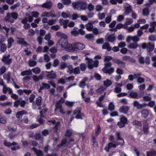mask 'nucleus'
<instances>
[{"label": "nucleus", "mask_w": 156, "mask_h": 156, "mask_svg": "<svg viewBox=\"0 0 156 156\" xmlns=\"http://www.w3.org/2000/svg\"><path fill=\"white\" fill-rule=\"evenodd\" d=\"M18 16V14L16 12H8L5 17L4 20L6 21L13 23L15 22V20L17 19Z\"/></svg>", "instance_id": "obj_1"}, {"label": "nucleus", "mask_w": 156, "mask_h": 156, "mask_svg": "<svg viewBox=\"0 0 156 156\" xmlns=\"http://www.w3.org/2000/svg\"><path fill=\"white\" fill-rule=\"evenodd\" d=\"M72 5L74 9L78 10H85L87 6L86 2L82 1L73 2Z\"/></svg>", "instance_id": "obj_2"}, {"label": "nucleus", "mask_w": 156, "mask_h": 156, "mask_svg": "<svg viewBox=\"0 0 156 156\" xmlns=\"http://www.w3.org/2000/svg\"><path fill=\"white\" fill-rule=\"evenodd\" d=\"M104 65V67L102 69V71L104 73L110 75L114 72V69L113 67H112L109 69H108V68H110L112 64L111 62H105Z\"/></svg>", "instance_id": "obj_3"}, {"label": "nucleus", "mask_w": 156, "mask_h": 156, "mask_svg": "<svg viewBox=\"0 0 156 156\" xmlns=\"http://www.w3.org/2000/svg\"><path fill=\"white\" fill-rule=\"evenodd\" d=\"M57 44H60L62 50L66 49L68 44L67 37L65 38H61L58 42Z\"/></svg>", "instance_id": "obj_4"}, {"label": "nucleus", "mask_w": 156, "mask_h": 156, "mask_svg": "<svg viewBox=\"0 0 156 156\" xmlns=\"http://www.w3.org/2000/svg\"><path fill=\"white\" fill-rule=\"evenodd\" d=\"M128 120L127 118L123 115H122L120 118V121L117 123V125L119 128L124 127L127 124Z\"/></svg>", "instance_id": "obj_5"}, {"label": "nucleus", "mask_w": 156, "mask_h": 156, "mask_svg": "<svg viewBox=\"0 0 156 156\" xmlns=\"http://www.w3.org/2000/svg\"><path fill=\"white\" fill-rule=\"evenodd\" d=\"M10 55L8 54L7 55H3L2 59V62L5 65H9L12 63V59L10 58Z\"/></svg>", "instance_id": "obj_6"}, {"label": "nucleus", "mask_w": 156, "mask_h": 156, "mask_svg": "<svg viewBox=\"0 0 156 156\" xmlns=\"http://www.w3.org/2000/svg\"><path fill=\"white\" fill-rule=\"evenodd\" d=\"M46 73H48L46 75V78L48 80L55 79L56 77V75L55 73H51V72H49L47 71L43 72L42 73V74L44 75H45Z\"/></svg>", "instance_id": "obj_7"}, {"label": "nucleus", "mask_w": 156, "mask_h": 156, "mask_svg": "<svg viewBox=\"0 0 156 156\" xmlns=\"http://www.w3.org/2000/svg\"><path fill=\"white\" fill-rule=\"evenodd\" d=\"M112 61L115 63L117 64L121 68H124L125 67V63L124 62L118 58H115L113 59Z\"/></svg>", "instance_id": "obj_8"}, {"label": "nucleus", "mask_w": 156, "mask_h": 156, "mask_svg": "<svg viewBox=\"0 0 156 156\" xmlns=\"http://www.w3.org/2000/svg\"><path fill=\"white\" fill-rule=\"evenodd\" d=\"M129 110V107L128 106L123 105L120 107L119 109V111L124 114H127Z\"/></svg>", "instance_id": "obj_9"}, {"label": "nucleus", "mask_w": 156, "mask_h": 156, "mask_svg": "<svg viewBox=\"0 0 156 156\" xmlns=\"http://www.w3.org/2000/svg\"><path fill=\"white\" fill-rule=\"evenodd\" d=\"M17 39L18 40H17V42L18 44L25 47H28L29 45V44L24 40V38L18 37Z\"/></svg>", "instance_id": "obj_10"}, {"label": "nucleus", "mask_w": 156, "mask_h": 156, "mask_svg": "<svg viewBox=\"0 0 156 156\" xmlns=\"http://www.w3.org/2000/svg\"><path fill=\"white\" fill-rule=\"evenodd\" d=\"M105 94L103 95H101L99 98L98 100L96 101V104L97 106L99 107H103L104 105L102 104L101 102L103 101L105 97Z\"/></svg>", "instance_id": "obj_11"}, {"label": "nucleus", "mask_w": 156, "mask_h": 156, "mask_svg": "<svg viewBox=\"0 0 156 156\" xmlns=\"http://www.w3.org/2000/svg\"><path fill=\"white\" fill-rule=\"evenodd\" d=\"M85 60L87 61V63L88 68L90 69H93L94 68V66L92 64L93 62L92 59L87 57H86Z\"/></svg>", "instance_id": "obj_12"}, {"label": "nucleus", "mask_w": 156, "mask_h": 156, "mask_svg": "<svg viewBox=\"0 0 156 156\" xmlns=\"http://www.w3.org/2000/svg\"><path fill=\"white\" fill-rule=\"evenodd\" d=\"M149 124L147 120L144 121L143 125V130L145 134H147L149 132Z\"/></svg>", "instance_id": "obj_13"}, {"label": "nucleus", "mask_w": 156, "mask_h": 156, "mask_svg": "<svg viewBox=\"0 0 156 156\" xmlns=\"http://www.w3.org/2000/svg\"><path fill=\"white\" fill-rule=\"evenodd\" d=\"M76 51L78 50H82L85 47L84 44L81 43L76 42L75 43Z\"/></svg>", "instance_id": "obj_14"}, {"label": "nucleus", "mask_w": 156, "mask_h": 156, "mask_svg": "<svg viewBox=\"0 0 156 156\" xmlns=\"http://www.w3.org/2000/svg\"><path fill=\"white\" fill-rule=\"evenodd\" d=\"M122 60L125 61H128L130 62L134 63L135 62V59L129 56H125L122 57Z\"/></svg>", "instance_id": "obj_15"}, {"label": "nucleus", "mask_w": 156, "mask_h": 156, "mask_svg": "<svg viewBox=\"0 0 156 156\" xmlns=\"http://www.w3.org/2000/svg\"><path fill=\"white\" fill-rule=\"evenodd\" d=\"M59 21V22L63 26V28L64 29H66L67 28L68 26V23L69 21L68 20H64L62 19H60Z\"/></svg>", "instance_id": "obj_16"}, {"label": "nucleus", "mask_w": 156, "mask_h": 156, "mask_svg": "<svg viewBox=\"0 0 156 156\" xmlns=\"http://www.w3.org/2000/svg\"><path fill=\"white\" fill-rule=\"evenodd\" d=\"M118 145V144L117 145L113 144L112 142H110L108 144L107 146H106L105 147V150L106 151V152H109V150L111 147H113L114 148H115Z\"/></svg>", "instance_id": "obj_17"}, {"label": "nucleus", "mask_w": 156, "mask_h": 156, "mask_svg": "<svg viewBox=\"0 0 156 156\" xmlns=\"http://www.w3.org/2000/svg\"><path fill=\"white\" fill-rule=\"evenodd\" d=\"M75 48V43H74L67 46L66 49L67 51L73 52L76 51Z\"/></svg>", "instance_id": "obj_18"}, {"label": "nucleus", "mask_w": 156, "mask_h": 156, "mask_svg": "<svg viewBox=\"0 0 156 156\" xmlns=\"http://www.w3.org/2000/svg\"><path fill=\"white\" fill-rule=\"evenodd\" d=\"M41 17H49L50 16L51 17H55L56 15L52 13L51 12H44L42 13Z\"/></svg>", "instance_id": "obj_19"}, {"label": "nucleus", "mask_w": 156, "mask_h": 156, "mask_svg": "<svg viewBox=\"0 0 156 156\" xmlns=\"http://www.w3.org/2000/svg\"><path fill=\"white\" fill-rule=\"evenodd\" d=\"M32 150L34 151V153L37 156H43V152L41 150H38L34 147L32 148Z\"/></svg>", "instance_id": "obj_20"}, {"label": "nucleus", "mask_w": 156, "mask_h": 156, "mask_svg": "<svg viewBox=\"0 0 156 156\" xmlns=\"http://www.w3.org/2000/svg\"><path fill=\"white\" fill-rule=\"evenodd\" d=\"M141 117L144 118H146L149 114V111L146 109H143L141 112Z\"/></svg>", "instance_id": "obj_21"}, {"label": "nucleus", "mask_w": 156, "mask_h": 156, "mask_svg": "<svg viewBox=\"0 0 156 156\" xmlns=\"http://www.w3.org/2000/svg\"><path fill=\"white\" fill-rule=\"evenodd\" d=\"M106 39L108 41L112 43L115 41V37L113 34L109 35L106 37Z\"/></svg>", "instance_id": "obj_22"}, {"label": "nucleus", "mask_w": 156, "mask_h": 156, "mask_svg": "<svg viewBox=\"0 0 156 156\" xmlns=\"http://www.w3.org/2000/svg\"><path fill=\"white\" fill-rule=\"evenodd\" d=\"M102 48L103 49H106L108 51H110L112 50V47L110 46V44L108 42L105 43Z\"/></svg>", "instance_id": "obj_23"}, {"label": "nucleus", "mask_w": 156, "mask_h": 156, "mask_svg": "<svg viewBox=\"0 0 156 156\" xmlns=\"http://www.w3.org/2000/svg\"><path fill=\"white\" fill-rule=\"evenodd\" d=\"M52 6V4L51 1L48 2H46L43 3L41 7L44 8L50 9Z\"/></svg>", "instance_id": "obj_24"}, {"label": "nucleus", "mask_w": 156, "mask_h": 156, "mask_svg": "<svg viewBox=\"0 0 156 156\" xmlns=\"http://www.w3.org/2000/svg\"><path fill=\"white\" fill-rule=\"evenodd\" d=\"M27 112L24 110L18 112L16 114V116L17 118L20 119L22 117L23 115L27 114Z\"/></svg>", "instance_id": "obj_25"}, {"label": "nucleus", "mask_w": 156, "mask_h": 156, "mask_svg": "<svg viewBox=\"0 0 156 156\" xmlns=\"http://www.w3.org/2000/svg\"><path fill=\"white\" fill-rule=\"evenodd\" d=\"M147 156H156V151L154 149L146 152Z\"/></svg>", "instance_id": "obj_26"}, {"label": "nucleus", "mask_w": 156, "mask_h": 156, "mask_svg": "<svg viewBox=\"0 0 156 156\" xmlns=\"http://www.w3.org/2000/svg\"><path fill=\"white\" fill-rule=\"evenodd\" d=\"M87 30L89 31H91L93 28V26L91 23H88L85 26Z\"/></svg>", "instance_id": "obj_27"}, {"label": "nucleus", "mask_w": 156, "mask_h": 156, "mask_svg": "<svg viewBox=\"0 0 156 156\" xmlns=\"http://www.w3.org/2000/svg\"><path fill=\"white\" fill-rule=\"evenodd\" d=\"M154 45L151 44L150 42L147 43V50L148 52L152 51L154 49Z\"/></svg>", "instance_id": "obj_28"}, {"label": "nucleus", "mask_w": 156, "mask_h": 156, "mask_svg": "<svg viewBox=\"0 0 156 156\" xmlns=\"http://www.w3.org/2000/svg\"><path fill=\"white\" fill-rule=\"evenodd\" d=\"M8 48H9L12 46V44L14 42V40L12 37H10L7 40Z\"/></svg>", "instance_id": "obj_29"}, {"label": "nucleus", "mask_w": 156, "mask_h": 156, "mask_svg": "<svg viewBox=\"0 0 156 156\" xmlns=\"http://www.w3.org/2000/svg\"><path fill=\"white\" fill-rule=\"evenodd\" d=\"M42 98L41 96H39L36 99L35 102L37 106H40L41 105Z\"/></svg>", "instance_id": "obj_30"}, {"label": "nucleus", "mask_w": 156, "mask_h": 156, "mask_svg": "<svg viewBox=\"0 0 156 156\" xmlns=\"http://www.w3.org/2000/svg\"><path fill=\"white\" fill-rule=\"evenodd\" d=\"M112 84V81L109 79H107L106 80L103 81L104 85L107 87L110 86Z\"/></svg>", "instance_id": "obj_31"}, {"label": "nucleus", "mask_w": 156, "mask_h": 156, "mask_svg": "<svg viewBox=\"0 0 156 156\" xmlns=\"http://www.w3.org/2000/svg\"><path fill=\"white\" fill-rule=\"evenodd\" d=\"M132 10L130 6L126 7L125 11V15H128L129 13L132 12Z\"/></svg>", "instance_id": "obj_32"}, {"label": "nucleus", "mask_w": 156, "mask_h": 156, "mask_svg": "<svg viewBox=\"0 0 156 156\" xmlns=\"http://www.w3.org/2000/svg\"><path fill=\"white\" fill-rule=\"evenodd\" d=\"M82 108L81 107H77L74 110L73 114L74 115H77L81 113Z\"/></svg>", "instance_id": "obj_33"}, {"label": "nucleus", "mask_w": 156, "mask_h": 156, "mask_svg": "<svg viewBox=\"0 0 156 156\" xmlns=\"http://www.w3.org/2000/svg\"><path fill=\"white\" fill-rule=\"evenodd\" d=\"M0 51L2 52H4L6 51L7 49V46L5 44H2L1 45V46H0Z\"/></svg>", "instance_id": "obj_34"}, {"label": "nucleus", "mask_w": 156, "mask_h": 156, "mask_svg": "<svg viewBox=\"0 0 156 156\" xmlns=\"http://www.w3.org/2000/svg\"><path fill=\"white\" fill-rule=\"evenodd\" d=\"M138 46L136 43H132L130 44L128 46V47L130 49H136Z\"/></svg>", "instance_id": "obj_35"}, {"label": "nucleus", "mask_w": 156, "mask_h": 156, "mask_svg": "<svg viewBox=\"0 0 156 156\" xmlns=\"http://www.w3.org/2000/svg\"><path fill=\"white\" fill-rule=\"evenodd\" d=\"M138 94L134 92H131L130 93L129 95L128 96V97L133 98H136Z\"/></svg>", "instance_id": "obj_36"}, {"label": "nucleus", "mask_w": 156, "mask_h": 156, "mask_svg": "<svg viewBox=\"0 0 156 156\" xmlns=\"http://www.w3.org/2000/svg\"><path fill=\"white\" fill-rule=\"evenodd\" d=\"M56 35L57 36L60 37L61 38H67V36L64 33H62L60 32H56Z\"/></svg>", "instance_id": "obj_37"}, {"label": "nucleus", "mask_w": 156, "mask_h": 156, "mask_svg": "<svg viewBox=\"0 0 156 156\" xmlns=\"http://www.w3.org/2000/svg\"><path fill=\"white\" fill-rule=\"evenodd\" d=\"M115 109V106L113 103L112 102H110L109 103L108 109L111 111H112L114 110Z\"/></svg>", "instance_id": "obj_38"}, {"label": "nucleus", "mask_w": 156, "mask_h": 156, "mask_svg": "<svg viewBox=\"0 0 156 156\" xmlns=\"http://www.w3.org/2000/svg\"><path fill=\"white\" fill-rule=\"evenodd\" d=\"M133 105L134 107H136L138 109H141V106L139 102L136 101H135L133 103Z\"/></svg>", "instance_id": "obj_39"}, {"label": "nucleus", "mask_w": 156, "mask_h": 156, "mask_svg": "<svg viewBox=\"0 0 156 156\" xmlns=\"http://www.w3.org/2000/svg\"><path fill=\"white\" fill-rule=\"evenodd\" d=\"M87 67L86 65L84 63H81L80 65V70L82 71H85Z\"/></svg>", "instance_id": "obj_40"}, {"label": "nucleus", "mask_w": 156, "mask_h": 156, "mask_svg": "<svg viewBox=\"0 0 156 156\" xmlns=\"http://www.w3.org/2000/svg\"><path fill=\"white\" fill-rule=\"evenodd\" d=\"M148 40L150 41H156V35L152 34L148 37Z\"/></svg>", "instance_id": "obj_41"}, {"label": "nucleus", "mask_w": 156, "mask_h": 156, "mask_svg": "<svg viewBox=\"0 0 156 156\" xmlns=\"http://www.w3.org/2000/svg\"><path fill=\"white\" fill-rule=\"evenodd\" d=\"M149 13V9L148 8H146L143 10V15L145 16H147Z\"/></svg>", "instance_id": "obj_42"}, {"label": "nucleus", "mask_w": 156, "mask_h": 156, "mask_svg": "<svg viewBox=\"0 0 156 156\" xmlns=\"http://www.w3.org/2000/svg\"><path fill=\"white\" fill-rule=\"evenodd\" d=\"M68 67L66 63L63 62H62L60 65V69L63 70L65 68Z\"/></svg>", "instance_id": "obj_43"}, {"label": "nucleus", "mask_w": 156, "mask_h": 156, "mask_svg": "<svg viewBox=\"0 0 156 156\" xmlns=\"http://www.w3.org/2000/svg\"><path fill=\"white\" fill-rule=\"evenodd\" d=\"M72 132L71 130L69 129L66 130L65 136L66 137H70L72 136Z\"/></svg>", "instance_id": "obj_44"}, {"label": "nucleus", "mask_w": 156, "mask_h": 156, "mask_svg": "<svg viewBox=\"0 0 156 156\" xmlns=\"http://www.w3.org/2000/svg\"><path fill=\"white\" fill-rule=\"evenodd\" d=\"M85 115L83 113H81L77 114L76 115L75 118L77 119H83V118L82 117H84Z\"/></svg>", "instance_id": "obj_45"}, {"label": "nucleus", "mask_w": 156, "mask_h": 156, "mask_svg": "<svg viewBox=\"0 0 156 156\" xmlns=\"http://www.w3.org/2000/svg\"><path fill=\"white\" fill-rule=\"evenodd\" d=\"M32 71L36 74H39L41 72L40 69L38 67L33 69Z\"/></svg>", "instance_id": "obj_46"}, {"label": "nucleus", "mask_w": 156, "mask_h": 156, "mask_svg": "<svg viewBox=\"0 0 156 156\" xmlns=\"http://www.w3.org/2000/svg\"><path fill=\"white\" fill-rule=\"evenodd\" d=\"M101 131V128L100 126L99 125H97V128L95 131L96 136H97L100 133Z\"/></svg>", "instance_id": "obj_47"}, {"label": "nucleus", "mask_w": 156, "mask_h": 156, "mask_svg": "<svg viewBox=\"0 0 156 156\" xmlns=\"http://www.w3.org/2000/svg\"><path fill=\"white\" fill-rule=\"evenodd\" d=\"M31 74V72L28 70L24 71L21 73V75L22 76H24L25 75H28Z\"/></svg>", "instance_id": "obj_48"}, {"label": "nucleus", "mask_w": 156, "mask_h": 156, "mask_svg": "<svg viewBox=\"0 0 156 156\" xmlns=\"http://www.w3.org/2000/svg\"><path fill=\"white\" fill-rule=\"evenodd\" d=\"M87 9L89 11H91L94 9V5L91 3H89L88 5Z\"/></svg>", "instance_id": "obj_49"}, {"label": "nucleus", "mask_w": 156, "mask_h": 156, "mask_svg": "<svg viewBox=\"0 0 156 156\" xmlns=\"http://www.w3.org/2000/svg\"><path fill=\"white\" fill-rule=\"evenodd\" d=\"M39 14V13L37 11H33L31 12L32 16L36 18L38 17Z\"/></svg>", "instance_id": "obj_50"}, {"label": "nucleus", "mask_w": 156, "mask_h": 156, "mask_svg": "<svg viewBox=\"0 0 156 156\" xmlns=\"http://www.w3.org/2000/svg\"><path fill=\"white\" fill-rule=\"evenodd\" d=\"M94 77L97 80H100L101 79V76L98 73H95L94 74Z\"/></svg>", "instance_id": "obj_51"}, {"label": "nucleus", "mask_w": 156, "mask_h": 156, "mask_svg": "<svg viewBox=\"0 0 156 156\" xmlns=\"http://www.w3.org/2000/svg\"><path fill=\"white\" fill-rule=\"evenodd\" d=\"M28 63L30 67H32L36 65L37 62L34 61H29L28 62Z\"/></svg>", "instance_id": "obj_52"}, {"label": "nucleus", "mask_w": 156, "mask_h": 156, "mask_svg": "<svg viewBox=\"0 0 156 156\" xmlns=\"http://www.w3.org/2000/svg\"><path fill=\"white\" fill-rule=\"evenodd\" d=\"M151 97L149 96H145L143 97V100L145 101H151Z\"/></svg>", "instance_id": "obj_53"}, {"label": "nucleus", "mask_w": 156, "mask_h": 156, "mask_svg": "<svg viewBox=\"0 0 156 156\" xmlns=\"http://www.w3.org/2000/svg\"><path fill=\"white\" fill-rule=\"evenodd\" d=\"M41 87H43V89L44 88L49 89L50 87V86L48 84L46 83H42V86H41Z\"/></svg>", "instance_id": "obj_54"}, {"label": "nucleus", "mask_w": 156, "mask_h": 156, "mask_svg": "<svg viewBox=\"0 0 156 156\" xmlns=\"http://www.w3.org/2000/svg\"><path fill=\"white\" fill-rule=\"evenodd\" d=\"M147 104V106L152 108L155 105V102L154 101H151Z\"/></svg>", "instance_id": "obj_55"}, {"label": "nucleus", "mask_w": 156, "mask_h": 156, "mask_svg": "<svg viewBox=\"0 0 156 156\" xmlns=\"http://www.w3.org/2000/svg\"><path fill=\"white\" fill-rule=\"evenodd\" d=\"M20 2H17L16 3L11 6L10 9L12 10H14L17 7H19L20 5Z\"/></svg>", "instance_id": "obj_56"}, {"label": "nucleus", "mask_w": 156, "mask_h": 156, "mask_svg": "<svg viewBox=\"0 0 156 156\" xmlns=\"http://www.w3.org/2000/svg\"><path fill=\"white\" fill-rule=\"evenodd\" d=\"M151 60L154 62L152 64V66L156 68V56H153L151 58Z\"/></svg>", "instance_id": "obj_57"}, {"label": "nucleus", "mask_w": 156, "mask_h": 156, "mask_svg": "<svg viewBox=\"0 0 156 156\" xmlns=\"http://www.w3.org/2000/svg\"><path fill=\"white\" fill-rule=\"evenodd\" d=\"M73 73L75 75L78 74L80 73V71L79 67H77L75 68L74 69Z\"/></svg>", "instance_id": "obj_58"}, {"label": "nucleus", "mask_w": 156, "mask_h": 156, "mask_svg": "<svg viewBox=\"0 0 156 156\" xmlns=\"http://www.w3.org/2000/svg\"><path fill=\"white\" fill-rule=\"evenodd\" d=\"M124 28L125 29H127L129 32L133 31L135 29L134 27L133 26V25H132L130 27L128 28L127 26H124Z\"/></svg>", "instance_id": "obj_59"}, {"label": "nucleus", "mask_w": 156, "mask_h": 156, "mask_svg": "<svg viewBox=\"0 0 156 156\" xmlns=\"http://www.w3.org/2000/svg\"><path fill=\"white\" fill-rule=\"evenodd\" d=\"M121 134L120 132H117L116 133V136L117 137V140H122L123 143H124V141L123 139L120 136Z\"/></svg>", "instance_id": "obj_60"}, {"label": "nucleus", "mask_w": 156, "mask_h": 156, "mask_svg": "<svg viewBox=\"0 0 156 156\" xmlns=\"http://www.w3.org/2000/svg\"><path fill=\"white\" fill-rule=\"evenodd\" d=\"M68 70L67 72L69 73L70 74H72L73 73V70L72 65H69L68 66Z\"/></svg>", "instance_id": "obj_61"}, {"label": "nucleus", "mask_w": 156, "mask_h": 156, "mask_svg": "<svg viewBox=\"0 0 156 156\" xmlns=\"http://www.w3.org/2000/svg\"><path fill=\"white\" fill-rule=\"evenodd\" d=\"M10 77L11 73L9 71L7 73L5 74L3 76V78L5 80L10 78Z\"/></svg>", "instance_id": "obj_62"}, {"label": "nucleus", "mask_w": 156, "mask_h": 156, "mask_svg": "<svg viewBox=\"0 0 156 156\" xmlns=\"http://www.w3.org/2000/svg\"><path fill=\"white\" fill-rule=\"evenodd\" d=\"M112 57L111 56H106L104 58V62H109L111 60H112Z\"/></svg>", "instance_id": "obj_63"}, {"label": "nucleus", "mask_w": 156, "mask_h": 156, "mask_svg": "<svg viewBox=\"0 0 156 156\" xmlns=\"http://www.w3.org/2000/svg\"><path fill=\"white\" fill-rule=\"evenodd\" d=\"M145 81L144 79L140 76L137 79V82L139 83H142L144 82Z\"/></svg>", "instance_id": "obj_64"}]
</instances>
